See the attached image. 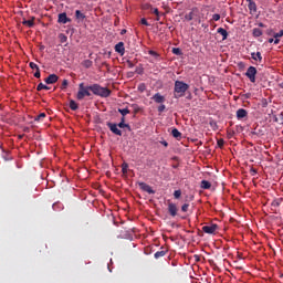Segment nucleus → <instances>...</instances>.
<instances>
[{
	"label": "nucleus",
	"mask_w": 283,
	"mask_h": 283,
	"mask_svg": "<svg viewBox=\"0 0 283 283\" xmlns=\"http://www.w3.org/2000/svg\"><path fill=\"white\" fill-rule=\"evenodd\" d=\"M90 90L95 96H101V98H109L112 96V91L101 86V84H93L90 86Z\"/></svg>",
	"instance_id": "nucleus-1"
},
{
	"label": "nucleus",
	"mask_w": 283,
	"mask_h": 283,
	"mask_svg": "<svg viewBox=\"0 0 283 283\" xmlns=\"http://www.w3.org/2000/svg\"><path fill=\"white\" fill-rule=\"evenodd\" d=\"M187 90H189V84H187L182 81H176L175 88H174L175 98H182V96H185Z\"/></svg>",
	"instance_id": "nucleus-2"
},
{
	"label": "nucleus",
	"mask_w": 283,
	"mask_h": 283,
	"mask_svg": "<svg viewBox=\"0 0 283 283\" xmlns=\"http://www.w3.org/2000/svg\"><path fill=\"white\" fill-rule=\"evenodd\" d=\"M92 90L90 88V86H85L84 83H80L78 84V92L76 94V98L77 101H83V98H85V96H92Z\"/></svg>",
	"instance_id": "nucleus-3"
},
{
	"label": "nucleus",
	"mask_w": 283,
	"mask_h": 283,
	"mask_svg": "<svg viewBox=\"0 0 283 283\" xmlns=\"http://www.w3.org/2000/svg\"><path fill=\"white\" fill-rule=\"evenodd\" d=\"M256 75L258 69H255V66H250L245 72V76L249 78L250 83H255Z\"/></svg>",
	"instance_id": "nucleus-4"
},
{
	"label": "nucleus",
	"mask_w": 283,
	"mask_h": 283,
	"mask_svg": "<svg viewBox=\"0 0 283 283\" xmlns=\"http://www.w3.org/2000/svg\"><path fill=\"white\" fill-rule=\"evenodd\" d=\"M202 231H203V233H208L210 235H213V233H216V231H218V224L212 223L210 226H203Z\"/></svg>",
	"instance_id": "nucleus-5"
},
{
	"label": "nucleus",
	"mask_w": 283,
	"mask_h": 283,
	"mask_svg": "<svg viewBox=\"0 0 283 283\" xmlns=\"http://www.w3.org/2000/svg\"><path fill=\"white\" fill-rule=\"evenodd\" d=\"M107 127L115 136H123V130L118 129V124L107 123Z\"/></svg>",
	"instance_id": "nucleus-6"
},
{
	"label": "nucleus",
	"mask_w": 283,
	"mask_h": 283,
	"mask_svg": "<svg viewBox=\"0 0 283 283\" xmlns=\"http://www.w3.org/2000/svg\"><path fill=\"white\" fill-rule=\"evenodd\" d=\"M57 22L65 25V23H72V19L67 18V13L63 12L59 14Z\"/></svg>",
	"instance_id": "nucleus-7"
},
{
	"label": "nucleus",
	"mask_w": 283,
	"mask_h": 283,
	"mask_svg": "<svg viewBox=\"0 0 283 283\" xmlns=\"http://www.w3.org/2000/svg\"><path fill=\"white\" fill-rule=\"evenodd\" d=\"M139 189H142V191H146V193H156V190H154V188L146 182H139Z\"/></svg>",
	"instance_id": "nucleus-8"
},
{
	"label": "nucleus",
	"mask_w": 283,
	"mask_h": 283,
	"mask_svg": "<svg viewBox=\"0 0 283 283\" xmlns=\"http://www.w3.org/2000/svg\"><path fill=\"white\" fill-rule=\"evenodd\" d=\"M59 81V75L56 74H50L44 82L46 83V85H54V83H56Z\"/></svg>",
	"instance_id": "nucleus-9"
},
{
	"label": "nucleus",
	"mask_w": 283,
	"mask_h": 283,
	"mask_svg": "<svg viewBox=\"0 0 283 283\" xmlns=\"http://www.w3.org/2000/svg\"><path fill=\"white\" fill-rule=\"evenodd\" d=\"M168 213H170L172 218H176V216H178V206H176V203H169Z\"/></svg>",
	"instance_id": "nucleus-10"
},
{
	"label": "nucleus",
	"mask_w": 283,
	"mask_h": 283,
	"mask_svg": "<svg viewBox=\"0 0 283 283\" xmlns=\"http://www.w3.org/2000/svg\"><path fill=\"white\" fill-rule=\"evenodd\" d=\"M115 52H117V54H120V56L125 55V43L124 42H118L115 45Z\"/></svg>",
	"instance_id": "nucleus-11"
},
{
	"label": "nucleus",
	"mask_w": 283,
	"mask_h": 283,
	"mask_svg": "<svg viewBox=\"0 0 283 283\" xmlns=\"http://www.w3.org/2000/svg\"><path fill=\"white\" fill-rule=\"evenodd\" d=\"M247 116H249V113L247 112V109L239 108L237 111V118H238V120H242V118H247Z\"/></svg>",
	"instance_id": "nucleus-12"
},
{
	"label": "nucleus",
	"mask_w": 283,
	"mask_h": 283,
	"mask_svg": "<svg viewBox=\"0 0 283 283\" xmlns=\"http://www.w3.org/2000/svg\"><path fill=\"white\" fill-rule=\"evenodd\" d=\"M153 101H155L158 104L165 103V96H163L160 93H156L153 97Z\"/></svg>",
	"instance_id": "nucleus-13"
},
{
	"label": "nucleus",
	"mask_w": 283,
	"mask_h": 283,
	"mask_svg": "<svg viewBox=\"0 0 283 283\" xmlns=\"http://www.w3.org/2000/svg\"><path fill=\"white\" fill-rule=\"evenodd\" d=\"M217 32H218V34H221L222 41H227V39L229 36V32H227L226 29L219 28V29H217Z\"/></svg>",
	"instance_id": "nucleus-14"
},
{
	"label": "nucleus",
	"mask_w": 283,
	"mask_h": 283,
	"mask_svg": "<svg viewBox=\"0 0 283 283\" xmlns=\"http://www.w3.org/2000/svg\"><path fill=\"white\" fill-rule=\"evenodd\" d=\"M249 2L248 8L251 12H258V4L253 0H247Z\"/></svg>",
	"instance_id": "nucleus-15"
},
{
	"label": "nucleus",
	"mask_w": 283,
	"mask_h": 283,
	"mask_svg": "<svg viewBox=\"0 0 283 283\" xmlns=\"http://www.w3.org/2000/svg\"><path fill=\"white\" fill-rule=\"evenodd\" d=\"M35 19H36V18H34V17H31L30 20L23 19L22 25H27V28H32V27L34 25Z\"/></svg>",
	"instance_id": "nucleus-16"
},
{
	"label": "nucleus",
	"mask_w": 283,
	"mask_h": 283,
	"mask_svg": "<svg viewBox=\"0 0 283 283\" xmlns=\"http://www.w3.org/2000/svg\"><path fill=\"white\" fill-rule=\"evenodd\" d=\"M251 59H253V61H258L259 63H262V53L261 52H252L251 53Z\"/></svg>",
	"instance_id": "nucleus-17"
},
{
	"label": "nucleus",
	"mask_w": 283,
	"mask_h": 283,
	"mask_svg": "<svg viewBox=\"0 0 283 283\" xmlns=\"http://www.w3.org/2000/svg\"><path fill=\"white\" fill-rule=\"evenodd\" d=\"M166 255H167V250H160L154 254V258L155 260H160V258H165Z\"/></svg>",
	"instance_id": "nucleus-18"
},
{
	"label": "nucleus",
	"mask_w": 283,
	"mask_h": 283,
	"mask_svg": "<svg viewBox=\"0 0 283 283\" xmlns=\"http://www.w3.org/2000/svg\"><path fill=\"white\" fill-rule=\"evenodd\" d=\"M117 127H119V129H125V128L130 129L129 124L125 123V117L120 118V123L117 124Z\"/></svg>",
	"instance_id": "nucleus-19"
},
{
	"label": "nucleus",
	"mask_w": 283,
	"mask_h": 283,
	"mask_svg": "<svg viewBox=\"0 0 283 283\" xmlns=\"http://www.w3.org/2000/svg\"><path fill=\"white\" fill-rule=\"evenodd\" d=\"M69 107L70 109H72V112H76V109H78V104L76 103V101L70 99Z\"/></svg>",
	"instance_id": "nucleus-20"
},
{
	"label": "nucleus",
	"mask_w": 283,
	"mask_h": 283,
	"mask_svg": "<svg viewBox=\"0 0 283 283\" xmlns=\"http://www.w3.org/2000/svg\"><path fill=\"white\" fill-rule=\"evenodd\" d=\"M146 10H150V12H153V14H155L156 17L160 14V11H158V8H154L150 4H146Z\"/></svg>",
	"instance_id": "nucleus-21"
},
{
	"label": "nucleus",
	"mask_w": 283,
	"mask_h": 283,
	"mask_svg": "<svg viewBox=\"0 0 283 283\" xmlns=\"http://www.w3.org/2000/svg\"><path fill=\"white\" fill-rule=\"evenodd\" d=\"M75 19H76L77 21H83V20L85 19V15H84L83 12H81V10H76V11H75Z\"/></svg>",
	"instance_id": "nucleus-22"
},
{
	"label": "nucleus",
	"mask_w": 283,
	"mask_h": 283,
	"mask_svg": "<svg viewBox=\"0 0 283 283\" xmlns=\"http://www.w3.org/2000/svg\"><path fill=\"white\" fill-rule=\"evenodd\" d=\"M171 136H174V138H181L182 137V133H180V130H178V128H174L171 130Z\"/></svg>",
	"instance_id": "nucleus-23"
},
{
	"label": "nucleus",
	"mask_w": 283,
	"mask_h": 283,
	"mask_svg": "<svg viewBox=\"0 0 283 283\" xmlns=\"http://www.w3.org/2000/svg\"><path fill=\"white\" fill-rule=\"evenodd\" d=\"M82 65H83V67H86V70H90V67H92V65H94V63L92 62V60H84Z\"/></svg>",
	"instance_id": "nucleus-24"
},
{
	"label": "nucleus",
	"mask_w": 283,
	"mask_h": 283,
	"mask_svg": "<svg viewBox=\"0 0 283 283\" xmlns=\"http://www.w3.org/2000/svg\"><path fill=\"white\" fill-rule=\"evenodd\" d=\"M253 36L258 38V36H262L263 32L261 29L259 28H254L252 31Z\"/></svg>",
	"instance_id": "nucleus-25"
},
{
	"label": "nucleus",
	"mask_w": 283,
	"mask_h": 283,
	"mask_svg": "<svg viewBox=\"0 0 283 283\" xmlns=\"http://www.w3.org/2000/svg\"><path fill=\"white\" fill-rule=\"evenodd\" d=\"M118 113L122 114V118H125L127 114H129V108H118Z\"/></svg>",
	"instance_id": "nucleus-26"
},
{
	"label": "nucleus",
	"mask_w": 283,
	"mask_h": 283,
	"mask_svg": "<svg viewBox=\"0 0 283 283\" xmlns=\"http://www.w3.org/2000/svg\"><path fill=\"white\" fill-rule=\"evenodd\" d=\"M172 54L176 56H182V50H180V48H172Z\"/></svg>",
	"instance_id": "nucleus-27"
},
{
	"label": "nucleus",
	"mask_w": 283,
	"mask_h": 283,
	"mask_svg": "<svg viewBox=\"0 0 283 283\" xmlns=\"http://www.w3.org/2000/svg\"><path fill=\"white\" fill-rule=\"evenodd\" d=\"M211 187V182L208 180H202L201 181V189H209Z\"/></svg>",
	"instance_id": "nucleus-28"
},
{
	"label": "nucleus",
	"mask_w": 283,
	"mask_h": 283,
	"mask_svg": "<svg viewBox=\"0 0 283 283\" xmlns=\"http://www.w3.org/2000/svg\"><path fill=\"white\" fill-rule=\"evenodd\" d=\"M42 90H50L48 85L43 84V83H40L38 86H36V91L38 92H41Z\"/></svg>",
	"instance_id": "nucleus-29"
},
{
	"label": "nucleus",
	"mask_w": 283,
	"mask_h": 283,
	"mask_svg": "<svg viewBox=\"0 0 283 283\" xmlns=\"http://www.w3.org/2000/svg\"><path fill=\"white\" fill-rule=\"evenodd\" d=\"M45 116H46L45 113H41V114H39L38 116L34 117V120L36 123H39V122L43 120V118H45Z\"/></svg>",
	"instance_id": "nucleus-30"
},
{
	"label": "nucleus",
	"mask_w": 283,
	"mask_h": 283,
	"mask_svg": "<svg viewBox=\"0 0 283 283\" xmlns=\"http://www.w3.org/2000/svg\"><path fill=\"white\" fill-rule=\"evenodd\" d=\"M59 39H60V42H61V43H67V35L61 33V34L59 35Z\"/></svg>",
	"instance_id": "nucleus-31"
},
{
	"label": "nucleus",
	"mask_w": 283,
	"mask_h": 283,
	"mask_svg": "<svg viewBox=\"0 0 283 283\" xmlns=\"http://www.w3.org/2000/svg\"><path fill=\"white\" fill-rule=\"evenodd\" d=\"M53 209L54 211H59V209H63V205L61 202H55L53 203Z\"/></svg>",
	"instance_id": "nucleus-32"
},
{
	"label": "nucleus",
	"mask_w": 283,
	"mask_h": 283,
	"mask_svg": "<svg viewBox=\"0 0 283 283\" xmlns=\"http://www.w3.org/2000/svg\"><path fill=\"white\" fill-rule=\"evenodd\" d=\"M186 21H193V12H189L185 15Z\"/></svg>",
	"instance_id": "nucleus-33"
},
{
	"label": "nucleus",
	"mask_w": 283,
	"mask_h": 283,
	"mask_svg": "<svg viewBox=\"0 0 283 283\" xmlns=\"http://www.w3.org/2000/svg\"><path fill=\"white\" fill-rule=\"evenodd\" d=\"M181 196H182V191L181 190H175L174 198H176V200H178Z\"/></svg>",
	"instance_id": "nucleus-34"
},
{
	"label": "nucleus",
	"mask_w": 283,
	"mask_h": 283,
	"mask_svg": "<svg viewBox=\"0 0 283 283\" xmlns=\"http://www.w3.org/2000/svg\"><path fill=\"white\" fill-rule=\"evenodd\" d=\"M67 85H70V82L67 80H63L61 90H67Z\"/></svg>",
	"instance_id": "nucleus-35"
},
{
	"label": "nucleus",
	"mask_w": 283,
	"mask_h": 283,
	"mask_svg": "<svg viewBox=\"0 0 283 283\" xmlns=\"http://www.w3.org/2000/svg\"><path fill=\"white\" fill-rule=\"evenodd\" d=\"M29 67H31V70H35V71L39 70V65L34 62H30Z\"/></svg>",
	"instance_id": "nucleus-36"
},
{
	"label": "nucleus",
	"mask_w": 283,
	"mask_h": 283,
	"mask_svg": "<svg viewBox=\"0 0 283 283\" xmlns=\"http://www.w3.org/2000/svg\"><path fill=\"white\" fill-rule=\"evenodd\" d=\"M181 211L184 213H187V211H189V203H185L184 206H181Z\"/></svg>",
	"instance_id": "nucleus-37"
},
{
	"label": "nucleus",
	"mask_w": 283,
	"mask_h": 283,
	"mask_svg": "<svg viewBox=\"0 0 283 283\" xmlns=\"http://www.w3.org/2000/svg\"><path fill=\"white\" fill-rule=\"evenodd\" d=\"M165 109H166L165 104H161L158 106L157 112H159V114H163V112H165Z\"/></svg>",
	"instance_id": "nucleus-38"
},
{
	"label": "nucleus",
	"mask_w": 283,
	"mask_h": 283,
	"mask_svg": "<svg viewBox=\"0 0 283 283\" xmlns=\"http://www.w3.org/2000/svg\"><path fill=\"white\" fill-rule=\"evenodd\" d=\"M217 145L220 147V149H222V147H224V139H218Z\"/></svg>",
	"instance_id": "nucleus-39"
},
{
	"label": "nucleus",
	"mask_w": 283,
	"mask_h": 283,
	"mask_svg": "<svg viewBox=\"0 0 283 283\" xmlns=\"http://www.w3.org/2000/svg\"><path fill=\"white\" fill-rule=\"evenodd\" d=\"M282 36H283V30L274 34V39H282Z\"/></svg>",
	"instance_id": "nucleus-40"
},
{
	"label": "nucleus",
	"mask_w": 283,
	"mask_h": 283,
	"mask_svg": "<svg viewBox=\"0 0 283 283\" xmlns=\"http://www.w3.org/2000/svg\"><path fill=\"white\" fill-rule=\"evenodd\" d=\"M34 77L41 78V69L35 70Z\"/></svg>",
	"instance_id": "nucleus-41"
},
{
	"label": "nucleus",
	"mask_w": 283,
	"mask_h": 283,
	"mask_svg": "<svg viewBox=\"0 0 283 283\" xmlns=\"http://www.w3.org/2000/svg\"><path fill=\"white\" fill-rule=\"evenodd\" d=\"M212 21H220V14L214 13V14L212 15Z\"/></svg>",
	"instance_id": "nucleus-42"
},
{
	"label": "nucleus",
	"mask_w": 283,
	"mask_h": 283,
	"mask_svg": "<svg viewBox=\"0 0 283 283\" xmlns=\"http://www.w3.org/2000/svg\"><path fill=\"white\" fill-rule=\"evenodd\" d=\"M140 23H142V25H147V27H149V22H147V19H145V18H143V19L140 20Z\"/></svg>",
	"instance_id": "nucleus-43"
},
{
	"label": "nucleus",
	"mask_w": 283,
	"mask_h": 283,
	"mask_svg": "<svg viewBox=\"0 0 283 283\" xmlns=\"http://www.w3.org/2000/svg\"><path fill=\"white\" fill-rule=\"evenodd\" d=\"M148 54H150V56L158 57V53L156 51L150 50V51H148Z\"/></svg>",
	"instance_id": "nucleus-44"
},
{
	"label": "nucleus",
	"mask_w": 283,
	"mask_h": 283,
	"mask_svg": "<svg viewBox=\"0 0 283 283\" xmlns=\"http://www.w3.org/2000/svg\"><path fill=\"white\" fill-rule=\"evenodd\" d=\"M160 145H164V147H169V143L167 140H160Z\"/></svg>",
	"instance_id": "nucleus-45"
},
{
	"label": "nucleus",
	"mask_w": 283,
	"mask_h": 283,
	"mask_svg": "<svg viewBox=\"0 0 283 283\" xmlns=\"http://www.w3.org/2000/svg\"><path fill=\"white\" fill-rule=\"evenodd\" d=\"M122 171H123V174H127V165H123Z\"/></svg>",
	"instance_id": "nucleus-46"
},
{
	"label": "nucleus",
	"mask_w": 283,
	"mask_h": 283,
	"mask_svg": "<svg viewBox=\"0 0 283 283\" xmlns=\"http://www.w3.org/2000/svg\"><path fill=\"white\" fill-rule=\"evenodd\" d=\"M160 15L165 17V13H159L158 15H156V21H160Z\"/></svg>",
	"instance_id": "nucleus-47"
},
{
	"label": "nucleus",
	"mask_w": 283,
	"mask_h": 283,
	"mask_svg": "<svg viewBox=\"0 0 283 283\" xmlns=\"http://www.w3.org/2000/svg\"><path fill=\"white\" fill-rule=\"evenodd\" d=\"M127 65H128V67H130V69H132V67H134L133 62H132V61H129V60L127 61Z\"/></svg>",
	"instance_id": "nucleus-48"
},
{
	"label": "nucleus",
	"mask_w": 283,
	"mask_h": 283,
	"mask_svg": "<svg viewBox=\"0 0 283 283\" xmlns=\"http://www.w3.org/2000/svg\"><path fill=\"white\" fill-rule=\"evenodd\" d=\"M251 174H252V176H255V174H258V170H255V168H252Z\"/></svg>",
	"instance_id": "nucleus-49"
},
{
	"label": "nucleus",
	"mask_w": 283,
	"mask_h": 283,
	"mask_svg": "<svg viewBox=\"0 0 283 283\" xmlns=\"http://www.w3.org/2000/svg\"><path fill=\"white\" fill-rule=\"evenodd\" d=\"M280 43V39L275 38L274 44L277 45Z\"/></svg>",
	"instance_id": "nucleus-50"
},
{
	"label": "nucleus",
	"mask_w": 283,
	"mask_h": 283,
	"mask_svg": "<svg viewBox=\"0 0 283 283\" xmlns=\"http://www.w3.org/2000/svg\"><path fill=\"white\" fill-rule=\"evenodd\" d=\"M137 74H143V69L136 70Z\"/></svg>",
	"instance_id": "nucleus-51"
},
{
	"label": "nucleus",
	"mask_w": 283,
	"mask_h": 283,
	"mask_svg": "<svg viewBox=\"0 0 283 283\" xmlns=\"http://www.w3.org/2000/svg\"><path fill=\"white\" fill-rule=\"evenodd\" d=\"M259 28H265L264 23L260 22Z\"/></svg>",
	"instance_id": "nucleus-52"
},
{
	"label": "nucleus",
	"mask_w": 283,
	"mask_h": 283,
	"mask_svg": "<svg viewBox=\"0 0 283 283\" xmlns=\"http://www.w3.org/2000/svg\"><path fill=\"white\" fill-rule=\"evenodd\" d=\"M139 90L143 92V90H145V84L140 85Z\"/></svg>",
	"instance_id": "nucleus-53"
},
{
	"label": "nucleus",
	"mask_w": 283,
	"mask_h": 283,
	"mask_svg": "<svg viewBox=\"0 0 283 283\" xmlns=\"http://www.w3.org/2000/svg\"><path fill=\"white\" fill-rule=\"evenodd\" d=\"M269 43H274V39H273V38H270V39H269Z\"/></svg>",
	"instance_id": "nucleus-54"
},
{
	"label": "nucleus",
	"mask_w": 283,
	"mask_h": 283,
	"mask_svg": "<svg viewBox=\"0 0 283 283\" xmlns=\"http://www.w3.org/2000/svg\"><path fill=\"white\" fill-rule=\"evenodd\" d=\"M125 33H127V30L123 29L120 34H125Z\"/></svg>",
	"instance_id": "nucleus-55"
},
{
	"label": "nucleus",
	"mask_w": 283,
	"mask_h": 283,
	"mask_svg": "<svg viewBox=\"0 0 283 283\" xmlns=\"http://www.w3.org/2000/svg\"><path fill=\"white\" fill-rule=\"evenodd\" d=\"M279 118H281V120H283V115H282V114H279Z\"/></svg>",
	"instance_id": "nucleus-56"
},
{
	"label": "nucleus",
	"mask_w": 283,
	"mask_h": 283,
	"mask_svg": "<svg viewBox=\"0 0 283 283\" xmlns=\"http://www.w3.org/2000/svg\"><path fill=\"white\" fill-rule=\"evenodd\" d=\"M172 168L174 169H178V165H172Z\"/></svg>",
	"instance_id": "nucleus-57"
},
{
	"label": "nucleus",
	"mask_w": 283,
	"mask_h": 283,
	"mask_svg": "<svg viewBox=\"0 0 283 283\" xmlns=\"http://www.w3.org/2000/svg\"><path fill=\"white\" fill-rule=\"evenodd\" d=\"M274 120H275V123H280V119H279L277 117H275V119H274Z\"/></svg>",
	"instance_id": "nucleus-58"
},
{
	"label": "nucleus",
	"mask_w": 283,
	"mask_h": 283,
	"mask_svg": "<svg viewBox=\"0 0 283 283\" xmlns=\"http://www.w3.org/2000/svg\"><path fill=\"white\" fill-rule=\"evenodd\" d=\"M252 134H255V132H252Z\"/></svg>",
	"instance_id": "nucleus-59"
}]
</instances>
